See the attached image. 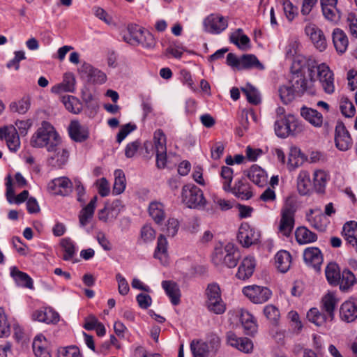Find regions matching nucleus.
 Returning a JSON list of instances; mask_svg holds the SVG:
<instances>
[{
	"label": "nucleus",
	"mask_w": 357,
	"mask_h": 357,
	"mask_svg": "<svg viewBox=\"0 0 357 357\" xmlns=\"http://www.w3.org/2000/svg\"><path fill=\"white\" fill-rule=\"evenodd\" d=\"M114 177L113 194L120 195L125 190L126 186L125 174L121 169H116L114 172Z\"/></svg>",
	"instance_id": "nucleus-49"
},
{
	"label": "nucleus",
	"mask_w": 357,
	"mask_h": 357,
	"mask_svg": "<svg viewBox=\"0 0 357 357\" xmlns=\"http://www.w3.org/2000/svg\"><path fill=\"white\" fill-rule=\"evenodd\" d=\"M289 84L292 87L294 93H296L299 97L305 93L309 94H314L315 93L314 84H312L310 80L308 82L305 75L298 70L293 73Z\"/></svg>",
	"instance_id": "nucleus-9"
},
{
	"label": "nucleus",
	"mask_w": 357,
	"mask_h": 357,
	"mask_svg": "<svg viewBox=\"0 0 357 357\" xmlns=\"http://www.w3.org/2000/svg\"><path fill=\"white\" fill-rule=\"evenodd\" d=\"M233 174V169L231 167L227 166L222 167L220 176L222 179V188L225 191H228L230 189Z\"/></svg>",
	"instance_id": "nucleus-61"
},
{
	"label": "nucleus",
	"mask_w": 357,
	"mask_h": 357,
	"mask_svg": "<svg viewBox=\"0 0 357 357\" xmlns=\"http://www.w3.org/2000/svg\"><path fill=\"white\" fill-rule=\"evenodd\" d=\"M296 211V207L291 202H287L282 208L278 231L282 236L289 237L291 235L295 225Z\"/></svg>",
	"instance_id": "nucleus-6"
},
{
	"label": "nucleus",
	"mask_w": 357,
	"mask_h": 357,
	"mask_svg": "<svg viewBox=\"0 0 357 357\" xmlns=\"http://www.w3.org/2000/svg\"><path fill=\"white\" fill-rule=\"evenodd\" d=\"M278 93L281 100L284 104L292 102L296 97L298 96L289 84L281 86L278 89Z\"/></svg>",
	"instance_id": "nucleus-56"
},
{
	"label": "nucleus",
	"mask_w": 357,
	"mask_h": 357,
	"mask_svg": "<svg viewBox=\"0 0 357 357\" xmlns=\"http://www.w3.org/2000/svg\"><path fill=\"white\" fill-rule=\"evenodd\" d=\"M242 291L251 302L256 304L267 302L272 295L268 288L255 284L243 287Z\"/></svg>",
	"instance_id": "nucleus-8"
},
{
	"label": "nucleus",
	"mask_w": 357,
	"mask_h": 357,
	"mask_svg": "<svg viewBox=\"0 0 357 357\" xmlns=\"http://www.w3.org/2000/svg\"><path fill=\"white\" fill-rule=\"evenodd\" d=\"M51 152L54 153L53 155L50 157V160H52L54 166L61 167L67 162L69 157V152L66 149L61 147V144L57 146L56 150H53Z\"/></svg>",
	"instance_id": "nucleus-42"
},
{
	"label": "nucleus",
	"mask_w": 357,
	"mask_h": 357,
	"mask_svg": "<svg viewBox=\"0 0 357 357\" xmlns=\"http://www.w3.org/2000/svg\"><path fill=\"white\" fill-rule=\"evenodd\" d=\"M332 40L336 52L340 54H344L349 46V38L345 32L340 29L335 28L332 33Z\"/></svg>",
	"instance_id": "nucleus-21"
},
{
	"label": "nucleus",
	"mask_w": 357,
	"mask_h": 357,
	"mask_svg": "<svg viewBox=\"0 0 357 357\" xmlns=\"http://www.w3.org/2000/svg\"><path fill=\"white\" fill-rule=\"evenodd\" d=\"M60 245L63 251L62 259L65 261L73 260L76 252L74 242L70 238H63Z\"/></svg>",
	"instance_id": "nucleus-47"
},
{
	"label": "nucleus",
	"mask_w": 357,
	"mask_h": 357,
	"mask_svg": "<svg viewBox=\"0 0 357 357\" xmlns=\"http://www.w3.org/2000/svg\"><path fill=\"white\" fill-rule=\"evenodd\" d=\"M50 187L54 193L65 196L72 192L73 183L67 177H60L54 178Z\"/></svg>",
	"instance_id": "nucleus-23"
},
{
	"label": "nucleus",
	"mask_w": 357,
	"mask_h": 357,
	"mask_svg": "<svg viewBox=\"0 0 357 357\" xmlns=\"http://www.w3.org/2000/svg\"><path fill=\"white\" fill-rule=\"evenodd\" d=\"M206 306L207 309L216 314L225 312L226 307L221 298L220 289L215 283L209 284L206 289Z\"/></svg>",
	"instance_id": "nucleus-4"
},
{
	"label": "nucleus",
	"mask_w": 357,
	"mask_h": 357,
	"mask_svg": "<svg viewBox=\"0 0 357 357\" xmlns=\"http://www.w3.org/2000/svg\"><path fill=\"white\" fill-rule=\"evenodd\" d=\"M346 22L351 36L357 38V15L354 13H349L347 16Z\"/></svg>",
	"instance_id": "nucleus-64"
},
{
	"label": "nucleus",
	"mask_w": 357,
	"mask_h": 357,
	"mask_svg": "<svg viewBox=\"0 0 357 357\" xmlns=\"http://www.w3.org/2000/svg\"><path fill=\"white\" fill-rule=\"evenodd\" d=\"M0 139L6 141L9 150L16 152L20 147V139L16 128L7 126L0 128Z\"/></svg>",
	"instance_id": "nucleus-12"
},
{
	"label": "nucleus",
	"mask_w": 357,
	"mask_h": 357,
	"mask_svg": "<svg viewBox=\"0 0 357 357\" xmlns=\"http://www.w3.org/2000/svg\"><path fill=\"white\" fill-rule=\"evenodd\" d=\"M75 86V78L73 73H66L63 75L62 82L53 86L51 91L54 93L62 92H73Z\"/></svg>",
	"instance_id": "nucleus-26"
},
{
	"label": "nucleus",
	"mask_w": 357,
	"mask_h": 357,
	"mask_svg": "<svg viewBox=\"0 0 357 357\" xmlns=\"http://www.w3.org/2000/svg\"><path fill=\"white\" fill-rule=\"evenodd\" d=\"M255 266V260L252 257H245L238 266L236 276L242 280L250 278L254 273Z\"/></svg>",
	"instance_id": "nucleus-22"
},
{
	"label": "nucleus",
	"mask_w": 357,
	"mask_h": 357,
	"mask_svg": "<svg viewBox=\"0 0 357 357\" xmlns=\"http://www.w3.org/2000/svg\"><path fill=\"white\" fill-rule=\"evenodd\" d=\"M305 32L314 45L317 49L322 52L327 47V42L323 31L314 24H308L305 28Z\"/></svg>",
	"instance_id": "nucleus-15"
},
{
	"label": "nucleus",
	"mask_w": 357,
	"mask_h": 357,
	"mask_svg": "<svg viewBox=\"0 0 357 357\" xmlns=\"http://www.w3.org/2000/svg\"><path fill=\"white\" fill-rule=\"evenodd\" d=\"M341 320L347 323L354 321L357 319V305L351 301L344 302L340 309Z\"/></svg>",
	"instance_id": "nucleus-25"
},
{
	"label": "nucleus",
	"mask_w": 357,
	"mask_h": 357,
	"mask_svg": "<svg viewBox=\"0 0 357 357\" xmlns=\"http://www.w3.org/2000/svg\"><path fill=\"white\" fill-rule=\"evenodd\" d=\"M227 343L241 352L251 353L253 350L252 341L246 337H239L234 333L229 331L226 335Z\"/></svg>",
	"instance_id": "nucleus-13"
},
{
	"label": "nucleus",
	"mask_w": 357,
	"mask_h": 357,
	"mask_svg": "<svg viewBox=\"0 0 357 357\" xmlns=\"http://www.w3.org/2000/svg\"><path fill=\"white\" fill-rule=\"evenodd\" d=\"M307 318L309 321L314 324L316 326H320L324 325L328 318V315L319 312L317 308H311L307 313Z\"/></svg>",
	"instance_id": "nucleus-48"
},
{
	"label": "nucleus",
	"mask_w": 357,
	"mask_h": 357,
	"mask_svg": "<svg viewBox=\"0 0 357 357\" xmlns=\"http://www.w3.org/2000/svg\"><path fill=\"white\" fill-rule=\"evenodd\" d=\"M240 320L246 334L252 335L257 331V324L256 319L248 311H241Z\"/></svg>",
	"instance_id": "nucleus-34"
},
{
	"label": "nucleus",
	"mask_w": 357,
	"mask_h": 357,
	"mask_svg": "<svg viewBox=\"0 0 357 357\" xmlns=\"http://www.w3.org/2000/svg\"><path fill=\"white\" fill-rule=\"evenodd\" d=\"M142 36V29L137 25H129L123 33V39L132 45H139V40Z\"/></svg>",
	"instance_id": "nucleus-37"
},
{
	"label": "nucleus",
	"mask_w": 357,
	"mask_h": 357,
	"mask_svg": "<svg viewBox=\"0 0 357 357\" xmlns=\"http://www.w3.org/2000/svg\"><path fill=\"white\" fill-rule=\"evenodd\" d=\"M167 247L168 243L166 238L163 234H160L158 238L157 246L153 256L163 265L167 264L169 261Z\"/></svg>",
	"instance_id": "nucleus-30"
},
{
	"label": "nucleus",
	"mask_w": 357,
	"mask_h": 357,
	"mask_svg": "<svg viewBox=\"0 0 357 357\" xmlns=\"http://www.w3.org/2000/svg\"><path fill=\"white\" fill-rule=\"evenodd\" d=\"M342 233L347 243L357 251V222L350 221L344 224Z\"/></svg>",
	"instance_id": "nucleus-33"
},
{
	"label": "nucleus",
	"mask_w": 357,
	"mask_h": 357,
	"mask_svg": "<svg viewBox=\"0 0 357 357\" xmlns=\"http://www.w3.org/2000/svg\"><path fill=\"white\" fill-rule=\"evenodd\" d=\"M10 334V325L4 310L0 307V337H8Z\"/></svg>",
	"instance_id": "nucleus-62"
},
{
	"label": "nucleus",
	"mask_w": 357,
	"mask_h": 357,
	"mask_svg": "<svg viewBox=\"0 0 357 357\" xmlns=\"http://www.w3.org/2000/svg\"><path fill=\"white\" fill-rule=\"evenodd\" d=\"M207 351L211 354V357L216 355L220 348L221 341L220 338L215 334L209 335L206 341H204Z\"/></svg>",
	"instance_id": "nucleus-51"
},
{
	"label": "nucleus",
	"mask_w": 357,
	"mask_h": 357,
	"mask_svg": "<svg viewBox=\"0 0 357 357\" xmlns=\"http://www.w3.org/2000/svg\"><path fill=\"white\" fill-rule=\"evenodd\" d=\"M33 351L36 357H51L48 342L44 335L40 334L35 337L32 344Z\"/></svg>",
	"instance_id": "nucleus-27"
},
{
	"label": "nucleus",
	"mask_w": 357,
	"mask_h": 357,
	"mask_svg": "<svg viewBox=\"0 0 357 357\" xmlns=\"http://www.w3.org/2000/svg\"><path fill=\"white\" fill-rule=\"evenodd\" d=\"M340 109L342 114L348 118L353 117L356 114V109L352 102L346 96H342L340 100Z\"/></svg>",
	"instance_id": "nucleus-57"
},
{
	"label": "nucleus",
	"mask_w": 357,
	"mask_h": 357,
	"mask_svg": "<svg viewBox=\"0 0 357 357\" xmlns=\"http://www.w3.org/2000/svg\"><path fill=\"white\" fill-rule=\"evenodd\" d=\"M306 67L307 76L312 84L318 80L326 93L335 92L334 74L328 65L324 63L319 64L314 59H308Z\"/></svg>",
	"instance_id": "nucleus-1"
},
{
	"label": "nucleus",
	"mask_w": 357,
	"mask_h": 357,
	"mask_svg": "<svg viewBox=\"0 0 357 357\" xmlns=\"http://www.w3.org/2000/svg\"><path fill=\"white\" fill-rule=\"evenodd\" d=\"M153 143L155 152L164 153L167 151V138L161 129H157L153 133Z\"/></svg>",
	"instance_id": "nucleus-53"
},
{
	"label": "nucleus",
	"mask_w": 357,
	"mask_h": 357,
	"mask_svg": "<svg viewBox=\"0 0 357 357\" xmlns=\"http://www.w3.org/2000/svg\"><path fill=\"white\" fill-rule=\"evenodd\" d=\"M325 274L328 283L333 286H337L340 280V270L338 265L335 263H330L326 268Z\"/></svg>",
	"instance_id": "nucleus-44"
},
{
	"label": "nucleus",
	"mask_w": 357,
	"mask_h": 357,
	"mask_svg": "<svg viewBox=\"0 0 357 357\" xmlns=\"http://www.w3.org/2000/svg\"><path fill=\"white\" fill-rule=\"evenodd\" d=\"M241 66L243 68H255L263 70L264 66L260 63L256 56L253 54H245L241 58Z\"/></svg>",
	"instance_id": "nucleus-54"
},
{
	"label": "nucleus",
	"mask_w": 357,
	"mask_h": 357,
	"mask_svg": "<svg viewBox=\"0 0 357 357\" xmlns=\"http://www.w3.org/2000/svg\"><path fill=\"white\" fill-rule=\"evenodd\" d=\"M70 138L76 142H83L89 137V130L87 126L80 123L78 121H72L68 126Z\"/></svg>",
	"instance_id": "nucleus-16"
},
{
	"label": "nucleus",
	"mask_w": 357,
	"mask_h": 357,
	"mask_svg": "<svg viewBox=\"0 0 357 357\" xmlns=\"http://www.w3.org/2000/svg\"><path fill=\"white\" fill-rule=\"evenodd\" d=\"M204 31L211 34H219L228 26V20L219 13L208 15L203 22Z\"/></svg>",
	"instance_id": "nucleus-10"
},
{
	"label": "nucleus",
	"mask_w": 357,
	"mask_h": 357,
	"mask_svg": "<svg viewBox=\"0 0 357 357\" xmlns=\"http://www.w3.org/2000/svg\"><path fill=\"white\" fill-rule=\"evenodd\" d=\"M79 72L81 77L86 78L87 82L93 84H102L107 79L106 75L100 70L93 68L91 64L84 63L80 67Z\"/></svg>",
	"instance_id": "nucleus-11"
},
{
	"label": "nucleus",
	"mask_w": 357,
	"mask_h": 357,
	"mask_svg": "<svg viewBox=\"0 0 357 357\" xmlns=\"http://www.w3.org/2000/svg\"><path fill=\"white\" fill-rule=\"evenodd\" d=\"M335 142L336 147L340 151H345L351 148L352 140L344 126L338 125L336 126Z\"/></svg>",
	"instance_id": "nucleus-18"
},
{
	"label": "nucleus",
	"mask_w": 357,
	"mask_h": 357,
	"mask_svg": "<svg viewBox=\"0 0 357 357\" xmlns=\"http://www.w3.org/2000/svg\"><path fill=\"white\" fill-rule=\"evenodd\" d=\"M259 234L248 223L241 224L238 229V240L243 247H249L257 243Z\"/></svg>",
	"instance_id": "nucleus-14"
},
{
	"label": "nucleus",
	"mask_w": 357,
	"mask_h": 357,
	"mask_svg": "<svg viewBox=\"0 0 357 357\" xmlns=\"http://www.w3.org/2000/svg\"><path fill=\"white\" fill-rule=\"evenodd\" d=\"M301 114L306 121L314 127L319 128L323 124V115L316 109L303 107L301 111Z\"/></svg>",
	"instance_id": "nucleus-31"
},
{
	"label": "nucleus",
	"mask_w": 357,
	"mask_h": 357,
	"mask_svg": "<svg viewBox=\"0 0 357 357\" xmlns=\"http://www.w3.org/2000/svg\"><path fill=\"white\" fill-rule=\"evenodd\" d=\"M190 347L193 357H211L203 340H194L191 342Z\"/></svg>",
	"instance_id": "nucleus-52"
},
{
	"label": "nucleus",
	"mask_w": 357,
	"mask_h": 357,
	"mask_svg": "<svg viewBox=\"0 0 357 357\" xmlns=\"http://www.w3.org/2000/svg\"><path fill=\"white\" fill-rule=\"evenodd\" d=\"M307 220L310 226L318 231H324L326 230L328 224V220L322 213H318L313 215V211H310V214L307 215Z\"/></svg>",
	"instance_id": "nucleus-38"
},
{
	"label": "nucleus",
	"mask_w": 357,
	"mask_h": 357,
	"mask_svg": "<svg viewBox=\"0 0 357 357\" xmlns=\"http://www.w3.org/2000/svg\"><path fill=\"white\" fill-rule=\"evenodd\" d=\"M33 320L46 324H56L59 321V314L51 307H45L33 312Z\"/></svg>",
	"instance_id": "nucleus-20"
},
{
	"label": "nucleus",
	"mask_w": 357,
	"mask_h": 357,
	"mask_svg": "<svg viewBox=\"0 0 357 357\" xmlns=\"http://www.w3.org/2000/svg\"><path fill=\"white\" fill-rule=\"evenodd\" d=\"M249 179L259 186L266 183L267 175L264 169L257 165H252L248 172Z\"/></svg>",
	"instance_id": "nucleus-39"
},
{
	"label": "nucleus",
	"mask_w": 357,
	"mask_h": 357,
	"mask_svg": "<svg viewBox=\"0 0 357 357\" xmlns=\"http://www.w3.org/2000/svg\"><path fill=\"white\" fill-rule=\"evenodd\" d=\"M311 181L310 174L306 171L301 172L297 179V187L301 195H307L310 190Z\"/></svg>",
	"instance_id": "nucleus-46"
},
{
	"label": "nucleus",
	"mask_w": 357,
	"mask_h": 357,
	"mask_svg": "<svg viewBox=\"0 0 357 357\" xmlns=\"http://www.w3.org/2000/svg\"><path fill=\"white\" fill-rule=\"evenodd\" d=\"M6 180V198L10 203L15 202V204H21L28 199V190H23L21 193L15 196L11 176H8Z\"/></svg>",
	"instance_id": "nucleus-28"
},
{
	"label": "nucleus",
	"mask_w": 357,
	"mask_h": 357,
	"mask_svg": "<svg viewBox=\"0 0 357 357\" xmlns=\"http://www.w3.org/2000/svg\"><path fill=\"white\" fill-rule=\"evenodd\" d=\"M356 282V280L354 273L348 270L345 269L342 271L340 275V289L343 291H347L351 287H352Z\"/></svg>",
	"instance_id": "nucleus-50"
},
{
	"label": "nucleus",
	"mask_w": 357,
	"mask_h": 357,
	"mask_svg": "<svg viewBox=\"0 0 357 357\" xmlns=\"http://www.w3.org/2000/svg\"><path fill=\"white\" fill-rule=\"evenodd\" d=\"M121 208V202L116 199L111 204H106L102 209L98 211V219L103 222L114 219L119 213Z\"/></svg>",
	"instance_id": "nucleus-19"
},
{
	"label": "nucleus",
	"mask_w": 357,
	"mask_h": 357,
	"mask_svg": "<svg viewBox=\"0 0 357 357\" xmlns=\"http://www.w3.org/2000/svg\"><path fill=\"white\" fill-rule=\"evenodd\" d=\"M241 91L250 103L257 105L260 102L261 99L258 91L252 85L247 84L241 89Z\"/></svg>",
	"instance_id": "nucleus-59"
},
{
	"label": "nucleus",
	"mask_w": 357,
	"mask_h": 357,
	"mask_svg": "<svg viewBox=\"0 0 357 357\" xmlns=\"http://www.w3.org/2000/svg\"><path fill=\"white\" fill-rule=\"evenodd\" d=\"M66 108L70 112L79 114L82 109V103L74 96H67L62 98Z\"/></svg>",
	"instance_id": "nucleus-55"
},
{
	"label": "nucleus",
	"mask_w": 357,
	"mask_h": 357,
	"mask_svg": "<svg viewBox=\"0 0 357 357\" xmlns=\"http://www.w3.org/2000/svg\"><path fill=\"white\" fill-rule=\"evenodd\" d=\"M58 357H83L79 348L76 345L61 347L57 351Z\"/></svg>",
	"instance_id": "nucleus-58"
},
{
	"label": "nucleus",
	"mask_w": 357,
	"mask_h": 357,
	"mask_svg": "<svg viewBox=\"0 0 357 357\" xmlns=\"http://www.w3.org/2000/svg\"><path fill=\"white\" fill-rule=\"evenodd\" d=\"M181 199L183 203L191 208L204 206L206 204L202 190L194 185H185L183 187Z\"/></svg>",
	"instance_id": "nucleus-5"
},
{
	"label": "nucleus",
	"mask_w": 357,
	"mask_h": 357,
	"mask_svg": "<svg viewBox=\"0 0 357 357\" xmlns=\"http://www.w3.org/2000/svg\"><path fill=\"white\" fill-rule=\"evenodd\" d=\"M303 259L305 262L312 266L316 271L321 270V266L323 263V255L321 250L316 247H310L306 248L303 252Z\"/></svg>",
	"instance_id": "nucleus-17"
},
{
	"label": "nucleus",
	"mask_w": 357,
	"mask_h": 357,
	"mask_svg": "<svg viewBox=\"0 0 357 357\" xmlns=\"http://www.w3.org/2000/svg\"><path fill=\"white\" fill-rule=\"evenodd\" d=\"M322 308L328 315L330 321H332L334 317V311L337 303V300L335 295L333 292H328L322 298L321 301Z\"/></svg>",
	"instance_id": "nucleus-40"
},
{
	"label": "nucleus",
	"mask_w": 357,
	"mask_h": 357,
	"mask_svg": "<svg viewBox=\"0 0 357 357\" xmlns=\"http://www.w3.org/2000/svg\"><path fill=\"white\" fill-rule=\"evenodd\" d=\"M10 275L17 285L28 289L33 288V280L26 273L20 271L17 268H12L10 271Z\"/></svg>",
	"instance_id": "nucleus-36"
},
{
	"label": "nucleus",
	"mask_w": 357,
	"mask_h": 357,
	"mask_svg": "<svg viewBox=\"0 0 357 357\" xmlns=\"http://www.w3.org/2000/svg\"><path fill=\"white\" fill-rule=\"evenodd\" d=\"M295 236L296 241L299 244L313 243L317 239V234L305 227L297 228L295 231Z\"/></svg>",
	"instance_id": "nucleus-41"
},
{
	"label": "nucleus",
	"mask_w": 357,
	"mask_h": 357,
	"mask_svg": "<svg viewBox=\"0 0 357 357\" xmlns=\"http://www.w3.org/2000/svg\"><path fill=\"white\" fill-rule=\"evenodd\" d=\"M30 107L29 98L24 97L18 101L12 102L10 105V109L12 112L25 114Z\"/></svg>",
	"instance_id": "nucleus-60"
},
{
	"label": "nucleus",
	"mask_w": 357,
	"mask_h": 357,
	"mask_svg": "<svg viewBox=\"0 0 357 357\" xmlns=\"http://www.w3.org/2000/svg\"><path fill=\"white\" fill-rule=\"evenodd\" d=\"M228 191H231L236 197L243 200L250 199L253 196L251 186L245 180H238Z\"/></svg>",
	"instance_id": "nucleus-24"
},
{
	"label": "nucleus",
	"mask_w": 357,
	"mask_h": 357,
	"mask_svg": "<svg viewBox=\"0 0 357 357\" xmlns=\"http://www.w3.org/2000/svg\"><path fill=\"white\" fill-rule=\"evenodd\" d=\"M240 258L238 250L232 245L227 244L225 247H218L214 250L212 261L216 266L225 264L227 267L234 268Z\"/></svg>",
	"instance_id": "nucleus-3"
},
{
	"label": "nucleus",
	"mask_w": 357,
	"mask_h": 357,
	"mask_svg": "<svg viewBox=\"0 0 357 357\" xmlns=\"http://www.w3.org/2000/svg\"><path fill=\"white\" fill-rule=\"evenodd\" d=\"M61 143V137L54 127L43 121L30 139V144L34 148H46L47 151L56 150Z\"/></svg>",
	"instance_id": "nucleus-2"
},
{
	"label": "nucleus",
	"mask_w": 357,
	"mask_h": 357,
	"mask_svg": "<svg viewBox=\"0 0 357 357\" xmlns=\"http://www.w3.org/2000/svg\"><path fill=\"white\" fill-rule=\"evenodd\" d=\"M322 12L326 19L334 24H337L340 20V13L335 6H325L322 8Z\"/></svg>",
	"instance_id": "nucleus-63"
},
{
	"label": "nucleus",
	"mask_w": 357,
	"mask_h": 357,
	"mask_svg": "<svg viewBox=\"0 0 357 357\" xmlns=\"http://www.w3.org/2000/svg\"><path fill=\"white\" fill-rule=\"evenodd\" d=\"M97 197H93L89 203L84 207L79 212V221L81 226L84 227L89 224L90 220L93 218L96 206Z\"/></svg>",
	"instance_id": "nucleus-35"
},
{
	"label": "nucleus",
	"mask_w": 357,
	"mask_h": 357,
	"mask_svg": "<svg viewBox=\"0 0 357 357\" xmlns=\"http://www.w3.org/2000/svg\"><path fill=\"white\" fill-rule=\"evenodd\" d=\"M275 264L279 271L286 273L291 265V256L286 250H280L275 256Z\"/></svg>",
	"instance_id": "nucleus-32"
},
{
	"label": "nucleus",
	"mask_w": 357,
	"mask_h": 357,
	"mask_svg": "<svg viewBox=\"0 0 357 357\" xmlns=\"http://www.w3.org/2000/svg\"><path fill=\"white\" fill-rule=\"evenodd\" d=\"M162 287L170 298L171 303L174 305H178L181 294L178 284L172 280H165L162 282Z\"/></svg>",
	"instance_id": "nucleus-29"
},
{
	"label": "nucleus",
	"mask_w": 357,
	"mask_h": 357,
	"mask_svg": "<svg viewBox=\"0 0 357 357\" xmlns=\"http://www.w3.org/2000/svg\"><path fill=\"white\" fill-rule=\"evenodd\" d=\"M329 180V174L324 170L317 169L313 174V183L318 192H323Z\"/></svg>",
	"instance_id": "nucleus-45"
},
{
	"label": "nucleus",
	"mask_w": 357,
	"mask_h": 357,
	"mask_svg": "<svg viewBox=\"0 0 357 357\" xmlns=\"http://www.w3.org/2000/svg\"><path fill=\"white\" fill-rule=\"evenodd\" d=\"M298 122L294 115L281 116L277 119L275 123V134L282 138H285L290 135H294L298 132Z\"/></svg>",
	"instance_id": "nucleus-7"
},
{
	"label": "nucleus",
	"mask_w": 357,
	"mask_h": 357,
	"mask_svg": "<svg viewBox=\"0 0 357 357\" xmlns=\"http://www.w3.org/2000/svg\"><path fill=\"white\" fill-rule=\"evenodd\" d=\"M149 213L156 224H160L165 218L164 205L158 202H152L149 206Z\"/></svg>",
	"instance_id": "nucleus-43"
}]
</instances>
